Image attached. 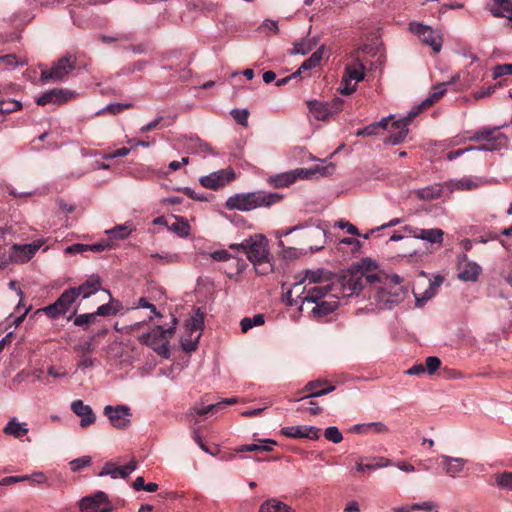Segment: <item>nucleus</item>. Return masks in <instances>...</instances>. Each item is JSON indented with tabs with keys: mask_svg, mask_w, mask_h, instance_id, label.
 Listing matches in <instances>:
<instances>
[{
	"mask_svg": "<svg viewBox=\"0 0 512 512\" xmlns=\"http://www.w3.org/2000/svg\"><path fill=\"white\" fill-rule=\"evenodd\" d=\"M443 194H447L446 184L437 183L425 188L418 189L416 195L423 200L431 201L441 197Z\"/></svg>",
	"mask_w": 512,
	"mask_h": 512,
	"instance_id": "c756f323",
	"label": "nucleus"
},
{
	"mask_svg": "<svg viewBox=\"0 0 512 512\" xmlns=\"http://www.w3.org/2000/svg\"><path fill=\"white\" fill-rule=\"evenodd\" d=\"M320 428L309 425L288 426L281 429V433L289 438H307L317 440L320 437Z\"/></svg>",
	"mask_w": 512,
	"mask_h": 512,
	"instance_id": "412c9836",
	"label": "nucleus"
},
{
	"mask_svg": "<svg viewBox=\"0 0 512 512\" xmlns=\"http://www.w3.org/2000/svg\"><path fill=\"white\" fill-rule=\"evenodd\" d=\"M396 288L394 291L389 290L387 285L376 288L374 299L379 309H390L401 299V293Z\"/></svg>",
	"mask_w": 512,
	"mask_h": 512,
	"instance_id": "6ab92c4d",
	"label": "nucleus"
},
{
	"mask_svg": "<svg viewBox=\"0 0 512 512\" xmlns=\"http://www.w3.org/2000/svg\"><path fill=\"white\" fill-rule=\"evenodd\" d=\"M103 414L108 418L110 424L118 430H125L131 425L132 412L127 405H106Z\"/></svg>",
	"mask_w": 512,
	"mask_h": 512,
	"instance_id": "1a4fd4ad",
	"label": "nucleus"
},
{
	"mask_svg": "<svg viewBox=\"0 0 512 512\" xmlns=\"http://www.w3.org/2000/svg\"><path fill=\"white\" fill-rule=\"evenodd\" d=\"M109 295V303L103 304L98 307L96 312V316H112L118 313L121 308V305L118 302H114L111 294L107 291Z\"/></svg>",
	"mask_w": 512,
	"mask_h": 512,
	"instance_id": "c03bdc74",
	"label": "nucleus"
},
{
	"mask_svg": "<svg viewBox=\"0 0 512 512\" xmlns=\"http://www.w3.org/2000/svg\"><path fill=\"white\" fill-rule=\"evenodd\" d=\"M204 326V315L197 310L184 324V334L181 337L182 348L191 352L197 348Z\"/></svg>",
	"mask_w": 512,
	"mask_h": 512,
	"instance_id": "6e6552de",
	"label": "nucleus"
},
{
	"mask_svg": "<svg viewBox=\"0 0 512 512\" xmlns=\"http://www.w3.org/2000/svg\"><path fill=\"white\" fill-rule=\"evenodd\" d=\"M44 244V239H38L29 244H14L11 247L9 259L15 263H26L34 257Z\"/></svg>",
	"mask_w": 512,
	"mask_h": 512,
	"instance_id": "f8f14e48",
	"label": "nucleus"
},
{
	"mask_svg": "<svg viewBox=\"0 0 512 512\" xmlns=\"http://www.w3.org/2000/svg\"><path fill=\"white\" fill-rule=\"evenodd\" d=\"M129 104H122V103H115V104H109L104 108V111H108L112 114H118L124 109L129 108Z\"/></svg>",
	"mask_w": 512,
	"mask_h": 512,
	"instance_id": "774afa93",
	"label": "nucleus"
},
{
	"mask_svg": "<svg viewBox=\"0 0 512 512\" xmlns=\"http://www.w3.org/2000/svg\"><path fill=\"white\" fill-rule=\"evenodd\" d=\"M324 50H325V46L324 45L320 46L314 53H312V55L308 59H306L301 64L299 69L295 73H293L292 76L300 75L302 73V71H307V70H311V69L315 68L322 60Z\"/></svg>",
	"mask_w": 512,
	"mask_h": 512,
	"instance_id": "f704fd0d",
	"label": "nucleus"
},
{
	"mask_svg": "<svg viewBox=\"0 0 512 512\" xmlns=\"http://www.w3.org/2000/svg\"><path fill=\"white\" fill-rule=\"evenodd\" d=\"M136 230L133 222L128 221L121 225H116L111 229H107L105 234L108 236V240L114 243V241H122L127 239L133 231Z\"/></svg>",
	"mask_w": 512,
	"mask_h": 512,
	"instance_id": "a878e982",
	"label": "nucleus"
},
{
	"mask_svg": "<svg viewBox=\"0 0 512 512\" xmlns=\"http://www.w3.org/2000/svg\"><path fill=\"white\" fill-rule=\"evenodd\" d=\"M79 507L81 512H110L112 509L107 495L102 491L83 497L79 502Z\"/></svg>",
	"mask_w": 512,
	"mask_h": 512,
	"instance_id": "ddd939ff",
	"label": "nucleus"
},
{
	"mask_svg": "<svg viewBox=\"0 0 512 512\" xmlns=\"http://www.w3.org/2000/svg\"><path fill=\"white\" fill-rule=\"evenodd\" d=\"M365 66L358 58H354L345 66L338 91L342 95H350L357 89V84L365 78Z\"/></svg>",
	"mask_w": 512,
	"mask_h": 512,
	"instance_id": "0eeeda50",
	"label": "nucleus"
},
{
	"mask_svg": "<svg viewBox=\"0 0 512 512\" xmlns=\"http://www.w3.org/2000/svg\"><path fill=\"white\" fill-rule=\"evenodd\" d=\"M77 297L75 288L67 289L60 295L55 303L43 308L42 310H37V313L44 311L50 317H56L59 314L66 313Z\"/></svg>",
	"mask_w": 512,
	"mask_h": 512,
	"instance_id": "2eb2a0df",
	"label": "nucleus"
},
{
	"mask_svg": "<svg viewBox=\"0 0 512 512\" xmlns=\"http://www.w3.org/2000/svg\"><path fill=\"white\" fill-rule=\"evenodd\" d=\"M137 468L135 460H131L128 464L123 466H115L113 463H106L99 476L109 475L112 478H126Z\"/></svg>",
	"mask_w": 512,
	"mask_h": 512,
	"instance_id": "b1692460",
	"label": "nucleus"
},
{
	"mask_svg": "<svg viewBox=\"0 0 512 512\" xmlns=\"http://www.w3.org/2000/svg\"><path fill=\"white\" fill-rule=\"evenodd\" d=\"M70 408L72 412L80 418V426L82 428H87L96 422V415L92 407L85 404L82 400H74Z\"/></svg>",
	"mask_w": 512,
	"mask_h": 512,
	"instance_id": "4be33fe9",
	"label": "nucleus"
},
{
	"mask_svg": "<svg viewBox=\"0 0 512 512\" xmlns=\"http://www.w3.org/2000/svg\"><path fill=\"white\" fill-rule=\"evenodd\" d=\"M495 4L488 7L494 17L507 18L512 21V0H494Z\"/></svg>",
	"mask_w": 512,
	"mask_h": 512,
	"instance_id": "7c9ffc66",
	"label": "nucleus"
},
{
	"mask_svg": "<svg viewBox=\"0 0 512 512\" xmlns=\"http://www.w3.org/2000/svg\"><path fill=\"white\" fill-rule=\"evenodd\" d=\"M322 272L307 270L304 272L303 278L298 282L301 283L302 288H306L309 286H323L330 284L329 282H325L321 280Z\"/></svg>",
	"mask_w": 512,
	"mask_h": 512,
	"instance_id": "e433bc0d",
	"label": "nucleus"
},
{
	"mask_svg": "<svg viewBox=\"0 0 512 512\" xmlns=\"http://www.w3.org/2000/svg\"><path fill=\"white\" fill-rule=\"evenodd\" d=\"M231 249H242L258 274L266 275L273 270L269 260L268 242L264 235L255 234L239 244H231Z\"/></svg>",
	"mask_w": 512,
	"mask_h": 512,
	"instance_id": "f03ea898",
	"label": "nucleus"
},
{
	"mask_svg": "<svg viewBox=\"0 0 512 512\" xmlns=\"http://www.w3.org/2000/svg\"><path fill=\"white\" fill-rule=\"evenodd\" d=\"M415 510H430L431 512H439L438 508L433 502H423L414 504L412 506H398L393 507L390 512H413Z\"/></svg>",
	"mask_w": 512,
	"mask_h": 512,
	"instance_id": "79ce46f5",
	"label": "nucleus"
},
{
	"mask_svg": "<svg viewBox=\"0 0 512 512\" xmlns=\"http://www.w3.org/2000/svg\"><path fill=\"white\" fill-rule=\"evenodd\" d=\"M210 257L215 261H228L232 255L227 250L221 249L212 252Z\"/></svg>",
	"mask_w": 512,
	"mask_h": 512,
	"instance_id": "0e129e2a",
	"label": "nucleus"
},
{
	"mask_svg": "<svg viewBox=\"0 0 512 512\" xmlns=\"http://www.w3.org/2000/svg\"><path fill=\"white\" fill-rule=\"evenodd\" d=\"M341 100L334 99L330 103L321 101H310L308 103L309 112L316 120H326L341 108Z\"/></svg>",
	"mask_w": 512,
	"mask_h": 512,
	"instance_id": "dca6fc26",
	"label": "nucleus"
},
{
	"mask_svg": "<svg viewBox=\"0 0 512 512\" xmlns=\"http://www.w3.org/2000/svg\"><path fill=\"white\" fill-rule=\"evenodd\" d=\"M22 109L21 102L17 100H0V113L10 114Z\"/></svg>",
	"mask_w": 512,
	"mask_h": 512,
	"instance_id": "49530a36",
	"label": "nucleus"
},
{
	"mask_svg": "<svg viewBox=\"0 0 512 512\" xmlns=\"http://www.w3.org/2000/svg\"><path fill=\"white\" fill-rule=\"evenodd\" d=\"M305 388L306 390L311 391V393L307 396L310 398L320 397L335 390V386L322 380L311 381L306 385Z\"/></svg>",
	"mask_w": 512,
	"mask_h": 512,
	"instance_id": "72a5a7b5",
	"label": "nucleus"
},
{
	"mask_svg": "<svg viewBox=\"0 0 512 512\" xmlns=\"http://www.w3.org/2000/svg\"><path fill=\"white\" fill-rule=\"evenodd\" d=\"M115 246H116L115 243H112L111 241L106 240V241H102V242H99L96 244L88 245V251L101 252L106 249H113V248H115Z\"/></svg>",
	"mask_w": 512,
	"mask_h": 512,
	"instance_id": "4d7b16f0",
	"label": "nucleus"
},
{
	"mask_svg": "<svg viewBox=\"0 0 512 512\" xmlns=\"http://www.w3.org/2000/svg\"><path fill=\"white\" fill-rule=\"evenodd\" d=\"M417 239L422 240L431 246H441L444 239V231L440 228H419Z\"/></svg>",
	"mask_w": 512,
	"mask_h": 512,
	"instance_id": "cd10ccee",
	"label": "nucleus"
},
{
	"mask_svg": "<svg viewBox=\"0 0 512 512\" xmlns=\"http://www.w3.org/2000/svg\"><path fill=\"white\" fill-rule=\"evenodd\" d=\"M74 64L75 60L72 57H63L51 69L42 70L41 78L44 81H61L74 69Z\"/></svg>",
	"mask_w": 512,
	"mask_h": 512,
	"instance_id": "4468645a",
	"label": "nucleus"
},
{
	"mask_svg": "<svg viewBox=\"0 0 512 512\" xmlns=\"http://www.w3.org/2000/svg\"><path fill=\"white\" fill-rule=\"evenodd\" d=\"M335 226L340 229H346V231L351 235H354V236L360 235L357 227L347 221L340 220V221L336 222Z\"/></svg>",
	"mask_w": 512,
	"mask_h": 512,
	"instance_id": "bf43d9fd",
	"label": "nucleus"
},
{
	"mask_svg": "<svg viewBox=\"0 0 512 512\" xmlns=\"http://www.w3.org/2000/svg\"><path fill=\"white\" fill-rule=\"evenodd\" d=\"M370 433H388L389 428L382 422L369 423Z\"/></svg>",
	"mask_w": 512,
	"mask_h": 512,
	"instance_id": "338daca9",
	"label": "nucleus"
},
{
	"mask_svg": "<svg viewBox=\"0 0 512 512\" xmlns=\"http://www.w3.org/2000/svg\"><path fill=\"white\" fill-rule=\"evenodd\" d=\"M458 278L465 282H474L478 279L482 268L474 261H470L465 254L459 256L457 263Z\"/></svg>",
	"mask_w": 512,
	"mask_h": 512,
	"instance_id": "a211bd4d",
	"label": "nucleus"
},
{
	"mask_svg": "<svg viewBox=\"0 0 512 512\" xmlns=\"http://www.w3.org/2000/svg\"><path fill=\"white\" fill-rule=\"evenodd\" d=\"M283 302L288 306L301 303L300 309L306 310L313 319H320L335 311L339 304V295L333 290V285L301 287V283L287 289L284 293Z\"/></svg>",
	"mask_w": 512,
	"mask_h": 512,
	"instance_id": "f257e3e1",
	"label": "nucleus"
},
{
	"mask_svg": "<svg viewBox=\"0 0 512 512\" xmlns=\"http://www.w3.org/2000/svg\"><path fill=\"white\" fill-rule=\"evenodd\" d=\"M378 127L375 123H372L356 132L357 136H372L377 133Z\"/></svg>",
	"mask_w": 512,
	"mask_h": 512,
	"instance_id": "69168bd1",
	"label": "nucleus"
},
{
	"mask_svg": "<svg viewBox=\"0 0 512 512\" xmlns=\"http://www.w3.org/2000/svg\"><path fill=\"white\" fill-rule=\"evenodd\" d=\"M217 411H219L217 403L216 404H210V405H207V406L195 405L193 408H191L190 414L191 415H193V414L205 415V414H208V413H215Z\"/></svg>",
	"mask_w": 512,
	"mask_h": 512,
	"instance_id": "8fccbe9b",
	"label": "nucleus"
},
{
	"mask_svg": "<svg viewBox=\"0 0 512 512\" xmlns=\"http://www.w3.org/2000/svg\"><path fill=\"white\" fill-rule=\"evenodd\" d=\"M268 182L276 188H283V187L290 186L291 184L295 183L296 181H295V176H294L293 170H291V171H287V172H283L280 174L270 176L268 179Z\"/></svg>",
	"mask_w": 512,
	"mask_h": 512,
	"instance_id": "4c0bfd02",
	"label": "nucleus"
},
{
	"mask_svg": "<svg viewBox=\"0 0 512 512\" xmlns=\"http://www.w3.org/2000/svg\"><path fill=\"white\" fill-rule=\"evenodd\" d=\"M276 444V442L272 439H260L258 440V443L253 444H245L242 446H239L236 449V452H253V451H272L273 446Z\"/></svg>",
	"mask_w": 512,
	"mask_h": 512,
	"instance_id": "c9c22d12",
	"label": "nucleus"
},
{
	"mask_svg": "<svg viewBox=\"0 0 512 512\" xmlns=\"http://www.w3.org/2000/svg\"><path fill=\"white\" fill-rule=\"evenodd\" d=\"M234 179V170L232 168H226L200 177L199 182L204 188L218 190L228 185Z\"/></svg>",
	"mask_w": 512,
	"mask_h": 512,
	"instance_id": "9b49d317",
	"label": "nucleus"
},
{
	"mask_svg": "<svg viewBox=\"0 0 512 512\" xmlns=\"http://www.w3.org/2000/svg\"><path fill=\"white\" fill-rule=\"evenodd\" d=\"M101 289V278L97 275H92L79 287L75 288L77 296H82L84 299L95 294Z\"/></svg>",
	"mask_w": 512,
	"mask_h": 512,
	"instance_id": "c85d7f7f",
	"label": "nucleus"
},
{
	"mask_svg": "<svg viewBox=\"0 0 512 512\" xmlns=\"http://www.w3.org/2000/svg\"><path fill=\"white\" fill-rule=\"evenodd\" d=\"M493 78L497 79L504 75H512V63L511 64H501L497 65L493 68L492 71Z\"/></svg>",
	"mask_w": 512,
	"mask_h": 512,
	"instance_id": "5fc2aeb1",
	"label": "nucleus"
},
{
	"mask_svg": "<svg viewBox=\"0 0 512 512\" xmlns=\"http://www.w3.org/2000/svg\"><path fill=\"white\" fill-rule=\"evenodd\" d=\"M231 115L238 124L247 126L249 117V112L247 109H233L231 111Z\"/></svg>",
	"mask_w": 512,
	"mask_h": 512,
	"instance_id": "603ef678",
	"label": "nucleus"
},
{
	"mask_svg": "<svg viewBox=\"0 0 512 512\" xmlns=\"http://www.w3.org/2000/svg\"><path fill=\"white\" fill-rule=\"evenodd\" d=\"M264 324V316L262 314H256L252 318H243L240 322L242 332H247L254 326H260Z\"/></svg>",
	"mask_w": 512,
	"mask_h": 512,
	"instance_id": "a18cd8bd",
	"label": "nucleus"
},
{
	"mask_svg": "<svg viewBox=\"0 0 512 512\" xmlns=\"http://www.w3.org/2000/svg\"><path fill=\"white\" fill-rule=\"evenodd\" d=\"M95 366V359L88 355H81L80 360L77 364V368L85 371L86 369L93 368Z\"/></svg>",
	"mask_w": 512,
	"mask_h": 512,
	"instance_id": "13d9d810",
	"label": "nucleus"
},
{
	"mask_svg": "<svg viewBox=\"0 0 512 512\" xmlns=\"http://www.w3.org/2000/svg\"><path fill=\"white\" fill-rule=\"evenodd\" d=\"M443 279L442 277H436L433 282H429L428 287L424 290L423 293H419L414 290V296L416 300L417 306H422L425 302L430 300L436 294L437 288L441 285Z\"/></svg>",
	"mask_w": 512,
	"mask_h": 512,
	"instance_id": "2f4dec72",
	"label": "nucleus"
},
{
	"mask_svg": "<svg viewBox=\"0 0 512 512\" xmlns=\"http://www.w3.org/2000/svg\"><path fill=\"white\" fill-rule=\"evenodd\" d=\"M317 45V39L309 38L303 39L300 42L294 44V47L291 49V54H300L306 55L310 51H312Z\"/></svg>",
	"mask_w": 512,
	"mask_h": 512,
	"instance_id": "37998d69",
	"label": "nucleus"
},
{
	"mask_svg": "<svg viewBox=\"0 0 512 512\" xmlns=\"http://www.w3.org/2000/svg\"><path fill=\"white\" fill-rule=\"evenodd\" d=\"M409 30L415 34L420 41L430 46L435 53L441 51L443 39L439 32L417 22H411L409 24Z\"/></svg>",
	"mask_w": 512,
	"mask_h": 512,
	"instance_id": "9d476101",
	"label": "nucleus"
},
{
	"mask_svg": "<svg viewBox=\"0 0 512 512\" xmlns=\"http://www.w3.org/2000/svg\"><path fill=\"white\" fill-rule=\"evenodd\" d=\"M281 199L282 196L277 193L264 191L237 193L226 200L225 206L228 210L250 211L260 207H269Z\"/></svg>",
	"mask_w": 512,
	"mask_h": 512,
	"instance_id": "7ed1b4c3",
	"label": "nucleus"
},
{
	"mask_svg": "<svg viewBox=\"0 0 512 512\" xmlns=\"http://www.w3.org/2000/svg\"><path fill=\"white\" fill-rule=\"evenodd\" d=\"M441 365V361L436 356H429L425 360V372H427L429 375H433Z\"/></svg>",
	"mask_w": 512,
	"mask_h": 512,
	"instance_id": "3c124183",
	"label": "nucleus"
},
{
	"mask_svg": "<svg viewBox=\"0 0 512 512\" xmlns=\"http://www.w3.org/2000/svg\"><path fill=\"white\" fill-rule=\"evenodd\" d=\"M258 512H295L291 507L286 505L285 503L276 500L269 499L264 501Z\"/></svg>",
	"mask_w": 512,
	"mask_h": 512,
	"instance_id": "58836bf2",
	"label": "nucleus"
},
{
	"mask_svg": "<svg viewBox=\"0 0 512 512\" xmlns=\"http://www.w3.org/2000/svg\"><path fill=\"white\" fill-rule=\"evenodd\" d=\"M91 464V457L82 456L80 458L74 459L70 462V468L73 472H77L84 467H88Z\"/></svg>",
	"mask_w": 512,
	"mask_h": 512,
	"instance_id": "864d4df0",
	"label": "nucleus"
},
{
	"mask_svg": "<svg viewBox=\"0 0 512 512\" xmlns=\"http://www.w3.org/2000/svg\"><path fill=\"white\" fill-rule=\"evenodd\" d=\"M96 318L95 313L81 314L74 319V325L84 327Z\"/></svg>",
	"mask_w": 512,
	"mask_h": 512,
	"instance_id": "6e6d98bb",
	"label": "nucleus"
},
{
	"mask_svg": "<svg viewBox=\"0 0 512 512\" xmlns=\"http://www.w3.org/2000/svg\"><path fill=\"white\" fill-rule=\"evenodd\" d=\"M31 482L35 484H44L48 487L51 486L47 476L43 472H34L31 474Z\"/></svg>",
	"mask_w": 512,
	"mask_h": 512,
	"instance_id": "680f3d73",
	"label": "nucleus"
},
{
	"mask_svg": "<svg viewBox=\"0 0 512 512\" xmlns=\"http://www.w3.org/2000/svg\"><path fill=\"white\" fill-rule=\"evenodd\" d=\"M169 230L177 234L181 238H186L190 235L191 227L187 220L182 217H176Z\"/></svg>",
	"mask_w": 512,
	"mask_h": 512,
	"instance_id": "a19ab883",
	"label": "nucleus"
},
{
	"mask_svg": "<svg viewBox=\"0 0 512 512\" xmlns=\"http://www.w3.org/2000/svg\"><path fill=\"white\" fill-rule=\"evenodd\" d=\"M176 318H173V326L164 329L162 326H157L150 332L145 333L139 337V341L151 347L157 354L163 358H169V340L175 332Z\"/></svg>",
	"mask_w": 512,
	"mask_h": 512,
	"instance_id": "39448f33",
	"label": "nucleus"
},
{
	"mask_svg": "<svg viewBox=\"0 0 512 512\" xmlns=\"http://www.w3.org/2000/svg\"><path fill=\"white\" fill-rule=\"evenodd\" d=\"M130 151L131 150L129 148L123 147V148L115 150L112 153L103 154L102 158L105 160H110V159H114L117 157H125L130 153Z\"/></svg>",
	"mask_w": 512,
	"mask_h": 512,
	"instance_id": "052dcab7",
	"label": "nucleus"
},
{
	"mask_svg": "<svg viewBox=\"0 0 512 512\" xmlns=\"http://www.w3.org/2000/svg\"><path fill=\"white\" fill-rule=\"evenodd\" d=\"M334 170V165L329 164L326 166H316L315 168L312 169L297 168L293 170V173L296 181L297 179H310L316 174L321 176L331 175L334 172Z\"/></svg>",
	"mask_w": 512,
	"mask_h": 512,
	"instance_id": "bb28decb",
	"label": "nucleus"
},
{
	"mask_svg": "<svg viewBox=\"0 0 512 512\" xmlns=\"http://www.w3.org/2000/svg\"><path fill=\"white\" fill-rule=\"evenodd\" d=\"M29 429L25 423H20L16 418L11 419L4 428V433L15 438H21L28 433Z\"/></svg>",
	"mask_w": 512,
	"mask_h": 512,
	"instance_id": "ea45409f",
	"label": "nucleus"
},
{
	"mask_svg": "<svg viewBox=\"0 0 512 512\" xmlns=\"http://www.w3.org/2000/svg\"><path fill=\"white\" fill-rule=\"evenodd\" d=\"M488 180L477 176H464L445 182L447 194L456 190H474L488 184Z\"/></svg>",
	"mask_w": 512,
	"mask_h": 512,
	"instance_id": "f3484780",
	"label": "nucleus"
},
{
	"mask_svg": "<svg viewBox=\"0 0 512 512\" xmlns=\"http://www.w3.org/2000/svg\"><path fill=\"white\" fill-rule=\"evenodd\" d=\"M507 124L494 126V127H482L475 131L472 136L469 137L470 141H481L484 140L487 144L476 147L479 151H495L506 147L508 143V137L500 133L499 131L506 127Z\"/></svg>",
	"mask_w": 512,
	"mask_h": 512,
	"instance_id": "423d86ee",
	"label": "nucleus"
},
{
	"mask_svg": "<svg viewBox=\"0 0 512 512\" xmlns=\"http://www.w3.org/2000/svg\"><path fill=\"white\" fill-rule=\"evenodd\" d=\"M86 251H88V244L80 243L70 245L65 249V252L68 254H82Z\"/></svg>",
	"mask_w": 512,
	"mask_h": 512,
	"instance_id": "e2e57ef3",
	"label": "nucleus"
},
{
	"mask_svg": "<svg viewBox=\"0 0 512 512\" xmlns=\"http://www.w3.org/2000/svg\"><path fill=\"white\" fill-rule=\"evenodd\" d=\"M497 485L506 490H512V472H503L495 475Z\"/></svg>",
	"mask_w": 512,
	"mask_h": 512,
	"instance_id": "de8ad7c7",
	"label": "nucleus"
},
{
	"mask_svg": "<svg viewBox=\"0 0 512 512\" xmlns=\"http://www.w3.org/2000/svg\"><path fill=\"white\" fill-rule=\"evenodd\" d=\"M407 135V121L398 119L392 123L390 135L385 140V143L390 145H397L403 142Z\"/></svg>",
	"mask_w": 512,
	"mask_h": 512,
	"instance_id": "393cba45",
	"label": "nucleus"
},
{
	"mask_svg": "<svg viewBox=\"0 0 512 512\" xmlns=\"http://www.w3.org/2000/svg\"><path fill=\"white\" fill-rule=\"evenodd\" d=\"M74 96L73 92L64 88H56L46 91L36 99V103L40 106L47 104L61 105Z\"/></svg>",
	"mask_w": 512,
	"mask_h": 512,
	"instance_id": "aec40b11",
	"label": "nucleus"
},
{
	"mask_svg": "<svg viewBox=\"0 0 512 512\" xmlns=\"http://www.w3.org/2000/svg\"><path fill=\"white\" fill-rule=\"evenodd\" d=\"M379 282V277L375 273L356 272L347 276H343L337 282L331 283L336 295L341 297H351L358 295L360 291L367 285H374Z\"/></svg>",
	"mask_w": 512,
	"mask_h": 512,
	"instance_id": "20e7f679",
	"label": "nucleus"
},
{
	"mask_svg": "<svg viewBox=\"0 0 512 512\" xmlns=\"http://www.w3.org/2000/svg\"><path fill=\"white\" fill-rule=\"evenodd\" d=\"M325 438L335 444L340 443L343 440L342 433L336 426H329L324 432Z\"/></svg>",
	"mask_w": 512,
	"mask_h": 512,
	"instance_id": "09e8293b",
	"label": "nucleus"
},
{
	"mask_svg": "<svg viewBox=\"0 0 512 512\" xmlns=\"http://www.w3.org/2000/svg\"><path fill=\"white\" fill-rule=\"evenodd\" d=\"M458 79V75L452 77L450 82L447 83H439L433 86L432 91L429 93L428 97L422 101V105L429 107L437 102L447 91V86L451 83H454Z\"/></svg>",
	"mask_w": 512,
	"mask_h": 512,
	"instance_id": "473e14b6",
	"label": "nucleus"
},
{
	"mask_svg": "<svg viewBox=\"0 0 512 512\" xmlns=\"http://www.w3.org/2000/svg\"><path fill=\"white\" fill-rule=\"evenodd\" d=\"M439 459L443 472L451 478H457L463 472L467 463L464 458L448 455H441Z\"/></svg>",
	"mask_w": 512,
	"mask_h": 512,
	"instance_id": "5701e85b",
	"label": "nucleus"
}]
</instances>
